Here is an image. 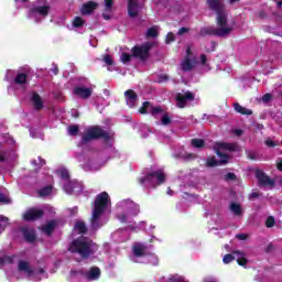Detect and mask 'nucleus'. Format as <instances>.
I'll return each mask as SVG.
<instances>
[{
	"mask_svg": "<svg viewBox=\"0 0 282 282\" xmlns=\"http://www.w3.org/2000/svg\"><path fill=\"white\" fill-rule=\"evenodd\" d=\"M236 257H237V254L235 253V251H232V253H227L223 258V262L226 263V264L232 263V261L236 260Z\"/></svg>",
	"mask_w": 282,
	"mask_h": 282,
	"instance_id": "36",
	"label": "nucleus"
},
{
	"mask_svg": "<svg viewBox=\"0 0 282 282\" xmlns=\"http://www.w3.org/2000/svg\"><path fill=\"white\" fill-rule=\"evenodd\" d=\"M80 127L78 124H72L68 127V135H78Z\"/></svg>",
	"mask_w": 282,
	"mask_h": 282,
	"instance_id": "38",
	"label": "nucleus"
},
{
	"mask_svg": "<svg viewBox=\"0 0 282 282\" xmlns=\"http://www.w3.org/2000/svg\"><path fill=\"white\" fill-rule=\"evenodd\" d=\"M106 12H111L113 8V0H105Z\"/></svg>",
	"mask_w": 282,
	"mask_h": 282,
	"instance_id": "47",
	"label": "nucleus"
},
{
	"mask_svg": "<svg viewBox=\"0 0 282 282\" xmlns=\"http://www.w3.org/2000/svg\"><path fill=\"white\" fill-rule=\"evenodd\" d=\"M140 14V6L135 1H128V15L130 19H135Z\"/></svg>",
	"mask_w": 282,
	"mask_h": 282,
	"instance_id": "16",
	"label": "nucleus"
},
{
	"mask_svg": "<svg viewBox=\"0 0 282 282\" xmlns=\"http://www.w3.org/2000/svg\"><path fill=\"white\" fill-rule=\"evenodd\" d=\"M175 41V34L173 32H169L165 37L166 45H171Z\"/></svg>",
	"mask_w": 282,
	"mask_h": 282,
	"instance_id": "44",
	"label": "nucleus"
},
{
	"mask_svg": "<svg viewBox=\"0 0 282 282\" xmlns=\"http://www.w3.org/2000/svg\"><path fill=\"white\" fill-rule=\"evenodd\" d=\"M176 107L178 109H184L186 102L195 100V95L192 91H186L185 94L177 93L175 96Z\"/></svg>",
	"mask_w": 282,
	"mask_h": 282,
	"instance_id": "9",
	"label": "nucleus"
},
{
	"mask_svg": "<svg viewBox=\"0 0 282 282\" xmlns=\"http://www.w3.org/2000/svg\"><path fill=\"white\" fill-rule=\"evenodd\" d=\"M169 75L166 74H161L159 75V79H158V83H166V80H169Z\"/></svg>",
	"mask_w": 282,
	"mask_h": 282,
	"instance_id": "50",
	"label": "nucleus"
},
{
	"mask_svg": "<svg viewBox=\"0 0 282 282\" xmlns=\"http://www.w3.org/2000/svg\"><path fill=\"white\" fill-rule=\"evenodd\" d=\"M31 101L33 104L35 111H41L45 107V105L43 104V99L41 98V95H39V93L36 91L32 93Z\"/></svg>",
	"mask_w": 282,
	"mask_h": 282,
	"instance_id": "17",
	"label": "nucleus"
},
{
	"mask_svg": "<svg viewBox=\"0 0 282 282\" xmlns=\"http://www.w3.org/2000/svg\"><path fill=\"white\" fill-rule=\"evenodd\" d=\"M131 58H133V53H121L120 61L123 63V65H127V63H131Z\"/></svg>",
	"mask_w": 282,
	"mask_h": 282,
	"instance_id": "37",
	"label": "nucleus"
},
{
	"mask_svg": "<svg viewBox=\"0 0 282 282\" xmlns=\"http://www.w3.org/2000/svg\"><path fill=\"white\" fill-rule=\"evenodd\" d=\"M117 219L121 221V224H127V214H119Z\"/></svg>",
	"mask_w": 282,
	"mask_h": 282,
	"instance_id": "52",
	"label": "nucleus"
},
{
	"mask_svg": "<svg viewBox=\"0 0 282 282\" xmlns=\"http://www.w3.org/2000/svg\"><path fill=\"white\" fill-rule=\"evenodd\" d=\"M109 206V194L107 192H101L96 196L94 208H93V216L90 219V224L95 230L100 228V217H102V213L107 210Z\"/></svg>",
	"mask_w": 282,
	"mask_h": 282,
	"instance_id": "2",
	"label": "nucleus"
},
{
	"mask_svg": "<svg viewBox=\"0 0 282 282\" xmlns=\"http://www.w3.org/2000/svg\"><path fill=\"white\" fill-rule=\"evenodd\" d=\"M139 182L140 184L149 182V184H152V186H155V184L160 186L166 182V174H164V171L162 170H156L154 172L148 173L144 177H141Z\"/></svg>",
	"mask_w": 282,
	"mask_h": 282,
	"instance_id": "5",
	"label": "nucleus"
},
{
	"mask_svg": "<svg viewBox=\"0 0 282 282\" xmlns=\"http://www.w3.org/2000/svg\"><path fill=\"white\" fill-rule=\"evenodd\" d=\"M153 48V43L145 42L141 45H135L131 48V54L133 58H139L140 61L144 62L148 61L151 56V50Z\"/></svg>",
	"mask_w": 282,
	"mask_h": 282,
	"instance_id": "4",
	"label": "nucleus"
},
{
	"mask_svg": "<svg viewBox=\"0 0 282 282\" xmlns=\"http://www.w3.org/2000/svg\"><path fill=\"white\" fill-rule=\"evenodd\" d=\"M56 226H58V221L50 220L44 226H42V231L47 235V237H52L54 230H56Z\"/></svg>",
	"mask_w": 282,
	"mask_h": 282,
	"instance_id": "21",
	"label": "nucleus"
},
{
	"mask_svg": "<svg viewBox=\"0 0 282 282\" xmlns=\"http://www.w3.org/2000/svg\"><path fill=\"white\" fill-rule=\"evenodd\" d=\"M188 32H191V29L183 26V28H181V29L178 30L177 35H178V36H182V35H184V34H186V33H188Z\"/></svg>",
	"mask_w": 282,
	"mask_h": 282,
	"instance_id": "51",
	"label": "nucleus"
},
{
	"mask_svg": "<svg viewBox=\"0 0 282 282\" xmlns=\"http://www.w3.org/2000/svg\"><path fill=\"white\" fill-rule=\"evenodd\" d=\"M74 96H77V98H82L83 100H87L91 98V94H94V90L91 88L83 87V86H76L73 89Z\"/></svg>",
	"mask_w": 282,
	"mask_h": 282,
	"instance_id": "11",
	"label": "nucleus"
},
{
	"mask_svg": "<svg viewBox=\"0 0 282 282\" xmlns=\"http://www.w3.org/2000/svg\"><path fill=\"white\" fill-rule=\"evenodd\" d=\"M95 10H98V3L95 1H88L82 6L80 14H83V17H89V14H94Z\"/></svg>",
	"mask_w": 282,
	"mask_h": 282,
	"instance_id": "13",
	"label": "nucleus"
},
{
	"mask_svg": "<svg viewBox=\"0 0 282 282\" xmlns=\"http://www.w3.org/2000/svg\"><path fill=\"white\" fill-rule=\"evenodd\" d=\"M0 204H10V198L6 197L3 194H0Z\"/></svg>",
	"mask_w": 282,
	"mask_h": 282,
	"instance_id": "53",
	"label": "nucleus"
},
{
	"mask_svg": "<svg viewBox=\"0 0 282 282\" xmlns=\"http://www.w3.org/2000/svg\"><path fill=\"white\" fill-rule=\"evenodd\" d=\"M208 10L216 13V23L219 28L226 30V25H228V14L226 13V6H212L207 7Z\"/></svg>",
	"mask_w": 282,
	"mask_h": 282,
	"instance_id": "6",
	"label": "nucleus"
},
{
	"mask_svg": "<svg viewBox=\"0 0 282 282\" xmlns=\"http://www.w3.org/2000/svg\"><path fill=\"white\" fill-rule=\"evenodd\" d=\"M265 145L269 147V148H274V147H276V143H274V141L268 139V140L265 141Z\"/></svg>",
	"mask_w": 282,
	"mask_h": 282,
	"instance_id": "55",
	"label": "nucleus"
},
{
	"mask_svg": "<svg viewBox=\"0 0 282 282\" xmlns=\"http://www.w3.org/2000/svg\"><path fill=\"white\" fill-rule=\"evenodd\" d=\"M181 69L185 73L193 72V69H195V64L193 63V59H191V57L188 56H185V58L181 63Z\"/></svg>",
	"mask_w": 282,
	"mask_h": 282,
	"instance_id": "22",
	"label": "nucleus"
},
{
	"mask_svg": "<svg viewBox=\"0 0 282 282\" xmlns=\"http://www.w3.org/2000/svg\"><path fill=\"white\" fill-rule=\"evenodd\" d=\"M75 228L78 230L80 235L87 234V225H85L84 221L76 223Z\"/></svg>",
	"mask_w": 282,
	"mask_h": 282,
	"instance_id": "35",
	"label": "nucleus"
},
{
	"mask_svg": "<svg viewBox=\"0 0 282 282\" xmlns=\"http://www.w3.org/2000/svg\"><path fill=\"white\" fill-rule=\"evenodd\" d=\"M257 197H261V194L260 193H257V192H252L249 196V199H257Z\"/></svg>",
	"mask_w": 282,
	"mask_h": 282,
	"instance_id": "57",
	"label": "nucleus"
},
{
	"mask_svg": "<svg viewBox=\"0 0 282 282\" xmlns=\"http://www.w3.org/2000/svg\"><path fill=\"white\" fill-rule=\"evenodd\" d=\"M8 228V217L0 216V235Z\"/></svg>",
	"mask_w": 282,
	"mask_h": 282,
	"instance_id": "40",
	"label": "nucleus"
},
{
	"mask_svg": "<svg viewBox=\"0 0 282 282\" xmlns=\"http://www.w3.org/2000/svg\"><path fill=\"white\" fill-rule=\"evenodd\" d=\"M216 155L218 158H220V160L218 161L220 166L224 164H228V162H230V154H226V153L219 151V149L216 150Z\"/></svg>",
	"mask_w": 282,
	"mask_h": 282,
	"instance_id": "26",
	"label": "nucleus"
},
{
	"mask_svg": "<svg viewBox=\"0 0 282 282\" xmlns=\"http://www.w3.org/2000/svg\"><path fill=\"white\" fill-rule=\"evenodd\" d=\"M206 6L212 7V6H225L224 0H206Z\"/></svg>",
	"mask_w": 282,
	"mask_h": 282,
	"instance_id": "43",
	"label": "nucleus"
},
{
	"mask_svg": "<svg viewBox=\"0 0 282 282\" xmlns=\"http://www.w3.org/2000/svg\"><path fill=\"white\" fill-rule=\"evenodd\" d=\"M148 111H150L151 116H158V113H162V107H153L150 101H144L140 108V113L144 115Z\"/></svg>",
	"mask_w": 282,
	"mask_h": 282,
	"instance_id": "12",
	"label": "nucleus"
},
{
	"mask_svg": "<svg viewBox=\"0 0 282 282\" xmlns=\"http://www.w3.org/2000/svg\"><path fill=\"white\" fill-rule=\"evenodd\" d=\"M31 12L40 14V17H47L50 14V6L33 7Z\"/></svg>",
	"mask_w": 282,
	"mask_h": 282,
	"instance_id": "24",
	"label": "nucleus"
},
{
	"mask_svg": "<svg viewBox=\"0 0 282 282\" xmlns=\"http://www.w3.org/2000/svg\"><path fill=\"white\" fill-rule=\"evenodd\" d=\"M275 224H276V220L274 219V216H269L265 220L267 228H274Z\"/></svg>",
	"mask_w": 282,
	"mask_h": 282,
	"instance_id": "42",
	"label": "nucleus"
},
{
	"mask_svg": "<svg viewBox=\"0 0 282 282\" xmlns=\"http://www.w3.org/2000/svg\"><path fill=\"white\" fill-rule=\"evenodd\" d=\"M68 252L79 254L82 259H89L94 254V241L86 237L74 239L68 247Z\"/></svg>",
	"mask_w": 282,
	"mask_h": 282,
	"instance_id": "1",
	"label": "nucleus"
},
{
	"mask_svg": "<svg viewBox=\"0 0 282 282\" xmlns=\"http://www.w3.org/2000/svg\"><path fill=\"white\" fill-rule=\"evenodd\" d=\"M123 96L126 98L128 107L133 109L135 107V104L138 102V95L134 93L133 89H128L124 91Z\"/></svg>",
	"mask_w": 282,
	"mask_h": 282,
	"instance_id": "15",
	"label": "nucleus"
},
{
	"mask_svg": "<svg viewBox=\"0 0 282 282\" xmlns=\"http://www.w3.org/2000/svg\"><path fill=\"white\" fill-rule=\"evenodd\" d=\"M169 281L170 282H180V278L175 276V275H172L169 278Z\"/></svg>",
	"mask_w": 282,
	"mask_h": 282,
	"instance_id": "60",
	"label": "nucleus"
},
{
	"mask_svg": "<svg viewBox=\"0 0 282 282\" xmlns=\"http://www.w3.org/2000/svg\"><path fill=\"white\" fill-rule=\"evenodd\" d=\"M19 272H25L26 276H32L34 274V269L30 267V262L20 260L18 263Z\"/></svg>",
	"mask_w": 282,
	"mask_h": 282,
	"instance_id": "19",
	"label": "nucleus"
},
{
	"mask_svg": "<svg viewBox=\"0 0 282 282\" xmlns=\"http://www.w3.org/2000/svg\"><path fill=\"white\" fill-rule=\"evenodd\" d=\"M171 122V117L169 116V113H164L162 116V119H161V123L164 126V127H167V124Z\"/></svg>",
	"mask_w": 282,
	"mask_h": 282,
	"instance_id": "46",
	"label": "nucleus"
},
{
	"mask_svg": "<svg viewBox=\"0 0 282 282\" xmlns=\"http://www.w3.org/2000/svg\"><path fill=\"white\" fill-rule=\"evenodd\" d=\"M21 232L24 237V240L28 242V243H34V241H36V232H34V230L30 229V228H26V227H23L21 229Z\"/></svg>",
	"mask_w": 282,
	"mask_h": 282,
	"instance_id": "18",
	"label": "nucleus"
},
{
	"mask_svg": "<svg viewBox=\"0 0 282 282\" xmlns=\"http://www.w3.org/2000/svg\"><path fill=\"white\" fill-rule=\"evenodd\" d=\"M45 212L43 209L31 208L23 215L24 221H36V219L43 218Z\"/></svg>",
	"mask_w": 282,
	"mask_h": 282,
	"instance_id": "10",
	"label": "nucleus"
},
{
	"mask_svg": "<svg viewBox=\"0 0 282 282\" xmlns=\"http://www.w3.org/2000/svg\"><path fill=\"white\" fill-rule=\"evenodd\" d=\"M271 250H274V246L272 243H269L267 246V252H270Z\"/></svg>",
	"mask_w": 282,
	"mask_h": 282,
	"instance_id": "62",
	"label": "nucleus"
},
{
	"mask_svg": "<svg viewBox=\"0 0 282 282\" xmlns=\"http://www.w3.org/2000/svg\"><path fill=\"white\" fill-rule=\"evenodd\" d=\"M51 72L55 75L58 76V66L56 64H53V67L51 68Z\"/></svg>",
	"mask_w": 282,
	"mask_h": 282,
	"instance_id": "56",
	"label": "nucleus"
},
{
	"mask_svg": "<svg viewBox=\"0 0 282 282\" xmlns=\"http://www.w3.org/2000/svg\"><path fill=\"white\" fill-rule=\"evenodd\" d=\"M57 175H59V177L62 180H65L66 182H69V171L67 169H62L57 171Z\"/></svg>",
	"mask_w": 282,
	"mask_h": 282,
	"instance_id": "34",
	"label": "nucleus"
},
{
	"mask_svg": "<svg viewBox=\"0 0 282 282\" xmlns=\"http://www.w3.org/2000/svg\"><path fill=\"white\" fill-rule=\"evenodd\" d=\"M37 195L39 197H47L52 195V186L48 185V186L42 187L40 191H37Z\"/></svg>",
	"mask_w": 282,
	"mask_h": 282,
	"instance_id": "31",
	"label": "nucleus"
},
{
	"mask_svg": "<svg viewBox=\"0 0 282 282\" xmlns=\"http://www.w3.org/2000/svg\"><path fill=\"white\" fill-rule=\"evenodd\" d=\"M206 61H208V57H206L205 54H202L200 55V63H202V65H206Z\"/></svg>",
	"mask_w": 282,
	"mask_h": 282,
	"instance_id": "58",
	"label": "nucleus"
},
{
	"mask_svg": "<svg viewBox=\"0 0 282 282\" xmlns=\"http://www.w3.org/2000/svg\"><path fill=\"white\" fill-rule=\"evenodd\" d=\"M235 254L238 265H248V259L246 258V253L241 251H235Z\"/></svg>",
	"mask_w": 282,
	"mask_h": 282,
	"instance_id": "27",
	"label": "nucleus"
},
{
	"mask_svg": "<svg viewBox=\"0 0 282 282\" xmlns=\"http://www.w3.org/2000/svg\"><path fill=\"white\" fill-rule=\"evenodd\" d=\"M256 180H258L260 188H274L276 186V182L268 176L263 170H256Z\"/></svg>",
	"mask_w": 282,
	"mask_h": 282,
	"instance_id": "7",
	"label": "nucleus"
},
{
	"mask_svg": "<svg viewBox=\"0 0 282 282\" xmlns=\"http://www.w3.org/2000/svg\"><path fill=\"white\" fill-rule=\"evenodd\" d=\"M195 158H197V155L193 154V153H188L185 156V160H195Z\"/></svg>",
	"mask_w": 282,
	"mask_h": 282,
	"instance_id": "59",
	"label": "nucleus"
},
{
	"mask_svg": "<svg viewBox=\"0 0 282 282\" xmlns=\"http://www.w3.org/2000/svg\"><path fill=\"white\" fill-rule=\"evenodd\" d=\"M235 133H236L237 135H243V130L237 129V130H235Z\"/></svg>",
	"mask_w": 282,
	"mask_h": 282,
	"instance_id": "63",
	"label": "nucleus"
},
{
	"mask_svg": "<svg viewBox=\"0 0 282 282\" xmlns=\"http://www.w3.org/2000/svg\"><path fill=\"white\" fill-rule=\"evenodd\" d=\"M270 100H272V94L267 93L265 95L262 96V102H270Z\"/></svg>",
	"mask_w": 282,
	"mask_h": 282,
	"instance_id": "49",
	"label": "nucleus"
},
{
	"mask_svg": "<svg viewBox=\"0 0 282 282\" xmlns=\"http://www.w3.org/2000/svg\"><path fill=\"white\" fill-rule=\"evenodd\" d=\"M85 25V20L80 17H76L73 21L74 28H83Z\"/></svg>",
	"mask_w": 282,
	"mask_h": 282,
	"instance_id": "41",
	"label": "nucleus"
},
{
	"mask_svg": "<svg viewBox=\"0 0 282 282\" xmlns=\"http://www.w3.org/2000/svg\"><path fill=\"white\" fill-rule=\"evenodd\" d=\"M237 180V174L229 172L225 175V181L226 182H235Z\"/></svg>",
	"mask_w": 282,
	"mask_h": 282,
	"instance_id": "45",
	"label": "nucleus"
},
{
	"mask_svg": "<svg viewBox=\"0 0 282 282\" xmlns=\"http://www.w3.org/2000/svg\"><path fill=\"white\" fill-rule=\"evenodd\" d=\"M86 279H88L89 281H96L100 279V268L98 267L90 268L89 272L86 273Z\"/></svg>",
	"mask_w": 282,
	"mask_h": 282,
	"instance_id": "23",
	"label": "nucleus"
},
{
	"mask_svg": "<svg viewBox=\"0 0 282 282\" xmlns=\"http://www.w3.org/2000/svg\"><path fill=\"white\" fill-rule=\"evenodd\" d=\"M104 63H106V65H113V57H111L109 54H106L104 56Z\"/></svg>",
	"mask_w": 282,
	"mask_h": 282,
	"instance_id": "48",
	"label": "nucleus"
},
{
	"mask_svg": "<svg viewBox=\"0 0 282 282\" xmlns=\"http://www.w3.org/2000/svg\"><path fill=\"white\" fill-rule=\"evenodd\" d=\"M64 191L65 193H67V195H72L74 193V191H80V188H83V185L76 181V180H69L66 181V183H64Z\"/></svg>",
	"mask_w": 282,
	"mask_h": 282,
	"instance_id": "14",
	"label": "nucleus"
},
{
	"mask_svg": "<svg viewBox=\"0 0 282 282\" xmlns=\"http://www.w3.org/2000/svg\"><path fill=\"white\" fill-rule=\"evenodd\" d=\"M237 239H240V241H246V239H248V235L246 234H238L236 236Z\"/></svg>",
	"mask_w": 282,
	"mask_h": 282,
	"instance_id": "54",
	"label": "nucleus"
},
{
	"mask_svg": "<svg viewBox=\"0 0 282 282\" xmlns=\"http://www.w3.org/2000/svg\"><path fill=\"white\" fill-rule=\"evenodd\" d=\"M219 149H225V151H239V144L237 143H219Z\"/></svg>",
	"mask_w": 282,
	"mask_h": 282,
	"instance_id": "28",
	"label": "nucleus"
},
{
	"mask_svg": "<svg viewBox=\"0 0 282 282\" xmlns=\"http://www.w3.org/2000/svg\"><path fill=\"white\" fill-rule=\"evenodd\" d=\"M147 252V246H144L143 243L140 242H135L132 246V253L134 254V257H145Z\"/></svg>",
	"mask_w": 282,
	"mask_h": 282,
	"instance_id": "20",
	"label": "nucleus"
},
{
	"mask_svg": "<svg viewBox=\"0 0 282 282\" xmlns=\"http://www.w3.org/2000/svg\"><path fill=\"white\" fill-rule=\"evenodd\" d=\"M159 34L160 33L158 32V26H151L147 31V37L148 39H158Z\"/></svg>",
	"mask_w": 282,
	"mask_h": 282,
	"instance_id": "33",
	"label": "nucleus"
},
{
	"mask_svg": "<svg viewBox=\"0 0 282 282\" xmlns=\"http://www.w3.org/2000/svg\"><path fill=\"white\" fill-rule=\"evenodd\" d=\"M110 139L109 132L102 130L99 126H93L82 135L80 144L85 147L94 140H105V142H109Z\"/></svg>",
	"mask_w": 282,
	"mask_h": 282,
	"instance_id": "3",
	"label": "nucleus"
},
{
	"mask_svg": "<svg viewBox=\"0 0 282 282\" xmlns=\"http://www.w3.org/2000/svg\"><path fill=\"white\" fill-rule=\"evenodd\" d=\"M230 210L236 215L237 217H241L243 215V210L241 209V205L237 203H231L230 204Z\"/></svg>",
	"mask_w": 282,
	"mask_h": 282,
	"instance_id": "29",
	"label": "nucleus"
},
{
	"mask_svg": "<svg viewBox=\"0 0 282 282\" xmlns=\"http://www.w3.org/2000/svg\"><path fill=\"white\" fill-rule=\"evenodd\" d=\"M15 85H25L28 83V74L19 73L14 78Z\"/></svg>",
	"mask_w": 282,
	"mask_h": 282,
	"instance_id": "30",
	"label": "nucleus"
},
{
	"mask_svg": "<svg viewBox=\"0 0 282 282\" xmlns=\"http://www.w3.org/2000/svg\"><path fill=\"white\" fill-rule=\"evenodd\" d=\"M278 171H282V161L278 163Z\"/></svg>",
	"mask_w": 282,
	"mask_h": 282,
	"instance_id": "64",
	"label": "nucleus"
},
{
	"mask_svg": "<svg viewBox=\"0 0 282 282\" xmlns=\"http://www.w3.org/2000/svg\"><path fill=\"white\" fill-rule=\"evenodd\" d=\"M191 144L194 149H204L206 141H204V139H192Z\"/></svg>",
	"mask_w": 282,
	"mask_h": 282,
	"instance_id": "32",
	"label": "nucleus"
},
{
	"mask_svg": "<svg viewBox=\"0 0 282 282\" xmlns=\"http://www.w3.org/2000/svg\"><path fill=\"white\" fill-rule=\"evenodd\" d=\"M191 54H193V51L191 50V46H187L186 48V55L188 58H191Z\"/></svg>",
	"mask_w": 282,
	"mask_h": 282,
	"instance_id": "61",
	"label": "nucleus"
},
{
	"mask_svg": "<svg viewBox=\"0 0 282 282\" xmlns=\"http://www.w3.org/2000/svg\"><path fill=\"white\" fill-rule=\"evenodd\" d=\"M234 109L237 113H240L241 116H252V110L241 106L240 104L235 102Z\"/></svg>",
	"mask_w": 282,
	"mask_h": 282,
	"instance_id": "25",
	"label": "nucleus"
},
{
	"mask_svg": "<svg viewBox=\"0 0 282 282\" xmlns=\"http://www.w3.org/2000/svg\"><path fill=\"white\" fill-rule=\"evenodd\" d=\"M232 32V29H221V28H202L199 35L200 36H218V37H224L228 36Z\"/></svg>",
	"mask_w": 282,
	"mask_h": 282,
	"instance_id": "8",
	"label": "nucleus"
},
{
	"mask_svg": "<svg viewBox=\"0 0 282 282\" xmlns=\"http://www.w3.org/2000/svg\"><path fill=\"white\" fill-rule=\"evenodd\" d=\"M206 166H208L209 169H213V167H215V166H220V164H219V161H217V160L215 159V156H212L210 159H208V160L206 161Z\"/></svg>",
	"mask_w": 282,
	"mask_h": 282,
	"instance_id": "39",
	"label": "nucleus"
}]
</instances>
